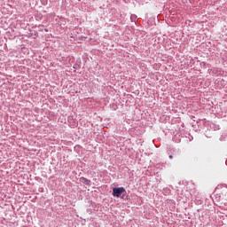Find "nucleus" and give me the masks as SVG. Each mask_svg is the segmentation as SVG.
I'll return each instance as SVG.
<instances>
[{
	"label": "nucleus",
	"mask_w": 227,
	"mask_h": 227,
	"mask_svg": "<svg viewBox=\"0 0 227 227\" xmlns=\"http://www.w3.org/2000/svg\"><path fill=\"white\" fill-rule=\"evenodd\" d=\"M122 192H125V188H123V187H119V188H114L113 189V194L116 198H120V196H121Z\"/></svg>",
	"instance_id": "f257e3e1"
},
{
	"label": "nucleus",
	"mask_w": 227,
	"mask_h": 227,
	"mask_svg": "<svg viewBox=\"0 0 227 227\" xmlns=\"http://www.w3.org/2000/svg\"><path fill=\"white\" fill-rule=\"evenodd\" d=\"M87 185L90 184V181L89 180H85Z\"/></svg>",
	"instance_id": "f03ea898"
},
{
	"label": "nucleus",
	"mask_w": 227,
	"mask_h": 227,
	"mask_svg": "<svg viewBox=\"0 0 227 227\" xmlns=\"http://www.w3.org/2000/svg\"><path fill=\"white\" fill-rule=\"evenodd\" d=\"M169 159H173V155H169Z\"/></svg>",
	"instance_id": "7ed1b4c3"
}]
</instances>
